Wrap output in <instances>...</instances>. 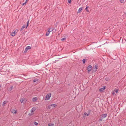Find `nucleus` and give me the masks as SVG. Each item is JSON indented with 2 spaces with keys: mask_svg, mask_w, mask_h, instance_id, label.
Returning <instances> with one entry per match:
<instances>
[{
  "mask_svg": "<svg viewBox=\"0 0 126 126\" xmlns=\"http://www.w3.org/2000/svg\"><path fill=\"white\" fill-rule=\"evenodd\" d=\"M50 30L48 31L47 32H46V35L47 36H48L50 32Z\"/></svg>",
  "mask_w": 126,
  "mask_h": 126,
  "instance_id": "nucleus-10",
  "label": "nucleus"
},
{
  "mask_svg": "<svg viewBox=\"0 0 126 126\" xmlns=\"http://www.w3.org/2000/svg\"><path fill=\"white\" fill-rule=\"evenodd\" d=\"M12 112L13 113H16V111L15 110H13L12 111Z\"/></svg>",
  "mask_w": 126,
  "mask_h": 126,
  "instance_id": "nucleus-17",
  "label": "nucleus"
},
{
  "mask_svg": "<svg viewBox=\"0 0 126 126\" xmlns=\"http://www.w3.org/2000/svg\"><path fill=\"white\" fill-rule=\"evenodd\" d=\"M7 102V101H4L2 104V106H4L5 105V104Z\"/></svg>",
  "mask_w": 126,
  "mask_h": 126,
  "instance_id": "nucleus-14",
  "label": "nucleus"
},
{
  "mask_svg": "<svg viewBox=\"0 0 126 126\" xmlns=\"http://www.w3.org/2000/svg\"><path fill=\"white\" fill-rule=\"evenodd\" d=\"M29 20H28V21L27 23V25H26V28H27V27L29 25Z\"/></svg>",
  "mask_w": 126,
  "mask_h": 126,
  "instance_id": "nucleus-21",
  "label": "nucleus"
},
{
  "mask_svg": "<svg viewBox=\"0 0 126 126\" xmlns=\"http://www.w3.org/2000/svg\"><path fill=\"white\" fill-rule=\"evenodd\" d=\"M83 9V8L82 7H80V8H79L77 13H80V12L81 11V10Z\"/></svg>",
  "mask_w": 126,
  "mask_h": 126,
  "instance_id": "nucleus-12",
  "label": "nucleus"
},
{
  "mask_svg": "<svg viewBox=\"0 0 126 126\" xmlns=\"http://www.w3.org/2000/svg\"><path fill=\"white\" fill-rule=\"evenodd\" d=\"M85 59H83L82 60L83 63V64H84L85 63Z\"/></svg>",
  "mask_w": 126,
  "mask_h": 126,
  "instance_id": "nucleus-25",
  "label": "nucleus"
},
{
  "mask_svg": "<svg viewBox=\"0 0 126 126\" xmlns=\"http://www.w3.org/2000/svg\"><path fill=\"white\" fill-rule=\"evenodd\" d=\"M97 66L96 65H95L94 67V69H95V70H96L97 69Z\"/></svg>",
  "mask_w": 126,
  "mask_h": 126,
  "instance_id": "nucleus-27",
  "label": "nucleus"
},
{
  "mask_svg": "<svg viewBox=\"0 0 126 126\" xmlns=\"http://www.w3.org/2000/svg\"><path fill=\"white\" fill-rule=\"evenodd\" d=\"M66 38L64 37L63 38H62L61 39V41H63L65 40L66 39Z\"/></svg>",
  "mask_w": 126,
  "mask_h": 126,
  "instance_id": "nucleus-24",
  "label": "nucleus"
},
{
  "mask_svg": "<svg viewBox=\"0 0 126 126\" xmlns=\"http://www.w3.org/2000/svg\"><path fill=\"white\" fill-rule=\"evenodd\" d=\"M71 0H68V2L69 3H70L71 2Z\"/></svg>",
  "mask_w": 126,
  "mask_h": 126,
  "instance_id": "nucleus-30",
  "label": "nucleus"
},
{
  "mask_svg": "<svg viewBox=\"0 0 126 126\" xmlns=\"http://www.w3.org/2000/svg\"><path fill=\"white\" fill-rule=\"evenodd\" d=\"M87 69L88 70V73H89L92 69V66L91 65H89L87 67Z\"/></svg>",
  "mask_w": 126,
  "mask_h": 126,
  "instance_id": "nucleus-1",
  "label": "nucleus"
},
{
  "mask_svg": "<svg viewBox=\"0 0 126 126\" xmlns=\"http://www.w3.org/2000/svg\"><path fill=\"white\" fill-rule=\"evenodd\" d=\"M27 50H28L27 49H26V48L25 49V51H24V53H25L26 52H27Z\"/></svg>",
  "mask_w": 126,
  "mask_h": 126,
  "instance_id": "nucleus-31",
  "label": "nucleus"
},
{
  "mask_svg": "<svg viewBox=\"0 0 126 126\" xmlns=\"http://www.w3.org/2000/svg\"><path fill=\"white\" fill-rule=\"evenodd\" d=\"M106 87L105 86H104L102 88H103L104 89V90L105 89Z\"/></svg>",
  "mask_w": 126,
  "mask_h": 126,
  "instance_id": "nucleus-36",
  "label": "nucleus"
},
{
  "mask_svg": "<svg viewBox=\"0 0 126 126\" xmlns=\"http://www.w3.org/2000/svg\"><path fill=\"white\" fill-rule=\"evenodd\" d=\"M113 91L114 92H116V93H117L118 92V89H115Z\"/></svg>",
  "mask_w": 126,
  "mask_h": 126,
  "instance_id": "nucleus-19",
  "label": "nucleus"
},
{
  "mask_svg": "<svg viewBox=\"0 0 126 126\" xmlns=\"http://www.w3.org/2000/svg\"><path fill=\"white\" fill-rule=\"evenodd\" d=\"M89 7L88 6H87L86 7V8H85V10H86V11L87 12H89V10H88V9H87V8H88Z\"/></svg>",
  "mask_w": 126,
  "mask_h": 126,
  "instance_id": "nucleus-22",
  "label": "nucleus"
},
{
  "mask_svg": "<svg viewBox=\"0 0 126 126\" xmlns=\"http://www.w3.org/2000/svg\"><path fill=\"white\" fill-rule=\"evenodd\" d=\"M120 0L122 3H123L124 2V0Z\"/></svg>",
  "mask_w": 126,
  "mask_h": 126,
  "instance_id": "nucleus-29",
  "label": "nucleus"
},
{
  "mask_svg": "<svg viewBox=\"0 0 126 126\" xmlns=\"http://www.w3.org/2000/svg\"><path fill=\"white\" fill-rule=\"evenodd\" d=\"M28 1V0H26V1L25 2H26H26Z\"/></svg>",
  "mask_w": 126,
  "mask_h": 126,
  "instance_id": "nucleus-39",
  "label": "nucleus"
},
{
  "mask_svg": "<svg viewBox=\"0 0 126 126\" xmlns=\"http://www.w3.org/2000/svg\"><path fill=\"white\" fill-rule=\"evenodd\" d=\"M90 112H91V110H89V112H88V113H87L85 112L84 113V114L85 115H87V116H89L90 114Z\"/></svg>",
  "mask_w": 126,
  "mask_h": 126,
  "instance_id": "nucleus-6",
  "label": "nucleus"
},
{
  "mask_svg": "<svg viewBox=\"0 0 126 126\" xmlns=\"http://www.w3.org/2000/svg\"><path fill=\"white\" fill-rule=\"evenodd\" d=\"M99 91L100 92H103L104 91V90L103 88H102L99 89Z\"/></svg>",
  "mask_w": 126,
  "mask_h": 126,
  "instance_id": "nucleus-18",
  "label": "nucleus"
},
{
  "mask_svg": "<svg viewBox=\"0 0 126 126\" xmlns=\"http://www.w3.org/2000/svg\"><path fill=\"white\" fill-rule=\"evenodd\" d=\"M51 96V94L50 93L48 94H47L46 96V99H45V100H48L49 99L50 97Z\"/></svg>",
  "mask_w": 126,
  "mask_h": 126,
  "instance_id": "nucleus-2",
  "label": "nucleus"
},
{
  "mask_svg": "<svg viewBox=\"0 0 126 126\" xmlns=\"http://www.w3.org/2000/svg\"><path fill=\"white\" fill-rule=\"evenodd\" d=\"M54 28H53V29H52L51 30H50V31L51 32L52 31H53L54 30Z\"/></svg>",
  "mask_w": 126,
  "mask_h": 126,
  "instance_id": "nucleus-35",
  "label": "nucleus"
},
{
  "mask_svg": "<svg viewBox=\"0 0 126 126\" xmlns=\"http://www.w3.org/2000/svg\"><path fill=\"white\" fill-rule=\"evenodd\" d=\"M38 100V98L37 97H33L32 99V100L33 102L37 101Z\"/></svg>",
  "mask_w": 126,
  "mask_h": 126,
  "instance_id": "nucleus-8",
  "label": "nucleus"
},
{
  "mask_svg": "<svg viewBox=\"0 0 126 126\" xmlns=\"http://www.w3.org/2000/svg\"><path fill=\"white\" fill-rule=\"evenodd\" d=\"M51 30V29L50 28H49L48 29V31H49V30Z\"/></svg>",
  "mask_w": 126,
  "mask_h": 126,
  "instance_id": "nucleus-38",
  "label": "nucleus"
},
{
  "mask_svg": "<svg viewBox=\"0 0 126 126\" xmlns=\"http://www.w3.org/2000/svg\"><path fill=\"white\" fill-rule=\"evenodd\" d=\"M38 79H34L33 80V82H37V83H38Z\"/></svg>",
  "mask_w": 126,
  "mask_h": 126,
  "instance_id": "nucleus-13",
  "label": "nucleus"
},
{
  "mask_svg": "<svg viewBox=\"0 0 126 126\" xmlns=\"http://www.w3.org/2000/svg\"><path fill=\"white\" fill-rule=\"evenodd\" d=\"M107 114H103L101 115V118H106L107 116Z\"/></svg>",
  "mask_w": 126,
  "mask_h": 126,
  "instance_id": "nucleus-5",
  "label": "nucleus"
},
{
  "mask_svg": "<svg viewBox=\"0 0 126 126\" xmlns=\"http://www.w3.org/2000/svg\"><path fill=\"white\" fill-rule=\"evenodd\" d=\"M57 106V105L55 104H53L51 105H49L48 106V107L49 108V109L50 108V107L51 106L53 107H55Z\"/></svg>",
  "mask_w": 126,
  "mask_h": 126,
  "instance_id": "nucleus-4",
  "label": "nucleus"
},
{
  "mask_svg": "<svg viewBox=\"0 0 126 126\" xmlns=\"http://www.w3.org/2000/svg\"><path fill=\"white\" fill-rule=\"evenodd\" d=\"M25 100V98H22L20 100V101L21 103H24V101Z\"/></svg>",
  "mask_w": 126,
  "mask_h": 126,
  "instance_id": "nucleus-7",
  "label": "nucleus"
},
{
  "mask_svg": "<svg viewBox=\"0 0 126 126\" xmlns=\"http://www.w3.org/2000/svg\"><path fill=\"white\" fill-rule=\"evenodd\" d=\"M105 80L107 81L109 79L108 78H105Z\"/></svg>",
  "mask_w": 126,
  "mask_h": 126,
  "instance_id": "nucleus-33",
  "label": "nucleus"
},
{
  "mask_svg": "<svg viewBox=\"0 0 126 126\" xmlns=\"http://www.w3.org/2000/svg\"><path fill=\"white\" fill-rule=\"evenodd\" d=\"M26 49H27L28 50L29 49H31V47L30 46H27L26 47Z\"/></svg>",
  "mask_w": 126,
  "mask_h": 126,
  "instance_id": "nucleus-16",
  "label": "nucleus"
},
{
  "mask_svg": "<svg viewBox=\"0 0 126 126\" xmlns=\"http://www.w3.org/2000/svg\"><path fill=\"white\" fill-rule=\"evenodd\" d=\"M103 118H101H101H100V119L98 120V121L99 122H100V121H101L102 120H103Z\"/></svg>",
  "mask_w": 126,
  "mask_h": 126,
  "instance_id": "nucleus-23",
  "label": "nucleus"
},
{
  "mask_svg": "<svg viewBox=\"0 0 126 126\" xmlns=\"http://www.w3.org/2000/svg\"><path fill=\"white\" fill-rule=\"evenodd\" d=\"M13 86H11L10 87L9 89L8 90L9 91H11L13 89Z\"/></svg>",
  "mask_w": 126,
  "mask_h": 126,
  "instance_id": "nucleus-15",
  "label": "nucleus"
},
{
  "mask_svg": "<svg viewBox=\"0 0 126 126\" xmlns=\"http://www.w3.org/2000/svg\"><path fill=\"white\" fill-rule=\"evenodd\" d=\"M115 92H114V91H113V92L112 93V94H113V95H114L115 94Z\"/></svg>",
  "mask_w": 126,
  "mask_h": 126,
  "instance_id": "nucleus-37",
  "label": "nucleus"
},
{
  "mask_svg": "<svg viewBox=\"0 0 126 126\" xmlns=\"http://www.w3.org/2000/svg\"><path fill=\"white\" fill-rule=\"evenodd\" d=\"M36 110V108L35 107H33L31 110V113H33V112Z\"/></svg>",
  "mask_w": 126,
  "mask_h": 126,
  "instance_id": "nucleus-3",
  "label": "nucleus"
},
{
  "mask_svg": "<svg viewBox=\"0 0 126 126\" xmlns=\"http://www.w3.org/2000/svg\"><path fill=\"white\" fill-rule=\"evenodd\" d=\"M33 114V113H31L29 114V116L32 115Z\"/></svg>",
  "mask_w": 126,
  "mask_h": 126,
  "instance_id": "nucleus-26",
  "label": "nucleus"
},
{
  "mask_svg": "<svg viewBox=\"0 0 126 126\" xmlns=\"http://www.w3.org/2000/svg\"><path fill=\"white\" fill-rule=\"evenodd\" d=\"M34 124L36 125V126H37L38 125V123H37L36 122H34Z\"/></svg>",
  "mask_w": 126,
  "mask_h": 126,
  "instance_id": "nucleus-28",
  "label": "nucleus"
},
{
  "mask_svg": "<svg viewBox=\"0 0 126 126\" xmlns=\"http://www.w3.org/2000/svg\"><path fill=\"white\" fill-rule=\"evenodd\" d=\"M26 2H25V3H23L22 5H25L26 4Z\"/></svg>",
  "mask_w": 126,
  "mask_h": 126,
  "instance_id": "nucleus-32",
  "label": "nucleus"
},
{
  "mask_svg": "<svg viewBox=\"0 0 126 126\" xmlns=\"http://www.w3.org/2000/svg\"><path fill=\"white\" fill-rule=\"evenodd\" d=\"M26 27V25H23L20 31H23L25 28Z\"/></svg>",
  "mask_w": 126,
  "mask_h": 126,
  "instance_id": "nucleus-9",
  "label": "nucleus"
},
{
  "mask_svg": "<svg viewBox=\"0 0 126 126\" xmlns=\"http://www.w3.org/2000/svg\"><path fill=\"white\" fill-rule=\"evenodd\" d=\"M1 87V85L0 84V87Z\"/></svg>",
  "mask_w": 126,
  "mask_h": 126,
  "instance_id": "nucleus-40",
  "label": "nucleus"
},
{
  "mask_svg": "<svg viewBox=\"0 0 126 126\" xmlns=\"http://www.w3.org/2000/svg\"><path fill=\"white\" fill-rule=\"evenodd\" d=\"M54 125V124L52 123H49V124H48V126H53Z\"/></svg>",
  "mask_w": 126,
  "mask_h": 126,
  "instance_id": "nucleus-20",
  "label": "nucleus"
},
{
  "mask_svg": "<svg viewBox=\"0 0 126 126\" xmlns=\"http://www.w3.org/2000/svg\"><path fill=\"white\" fill-rule=\"evenodd\" d=\"M27 100L25 99V101H24V103H26L27 102Z\"/></svg>",
  "mask_w": 126,
  "mask_h": 126,
  "instance_id": "nucleus-34",
  "label": "nucleus"
},
{
  "mask_svg": "<svg viewBox=\"0 0 126 126\" xmlns=\"http://www.w3.org/2000/svg\"><path fill=\"white\" fill-rule=\"evenodd\" d=\"M16 31V30H15V31H14V32H13L11 34V35L12 36H14L16 34L15 32Z\"/></svg>",
  "mask_w": 126,
  "mask_h": 126,
  "instance_id": "nucleus-11",
  "label": "nucleus"
}]
</instances>
